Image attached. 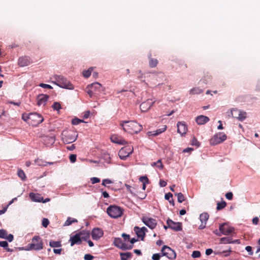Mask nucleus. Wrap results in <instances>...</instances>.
Listing matches in <instances>:
<instances>
[{
    "instance_id": "nucleus-1",
    "label": "nucleus",
    "mask_w": 260,
    "mask_h": 260,
    "mask_svg": "<svg viewBox=\"0 0 260 260\" xmlns=\"http://www.w3.org/2000/svg\"><path fill=\"white\" fill-rule=\"evenodd\" d=\"M120 125L123 131L131 134H137L142 128V125L135 121H122Z\"/></svg>"
},
{
    "instance_id": "nucleus-2",
    "label": "nucleus",
    "mask_w": 260,
    "mask_h": 260,
    "mask_svg": "<svg viewBox=\"0 0 260 260\" xmlns=\"http://www.w3.org/2000/svg\"><path fill=\"white\" fill-rule=\"evenodd\" d=\"M123 209L116 205H111L107 209V213L109 216L113 218L120 217L123 213Z\"/></svg>"
},
{
    "instance_id": "nucleus-3",
    "label": "nucleus",
    "mask_w": 260,
    "mask_h": 260,
    "mask_svg": "<svg viewBox=\"0 0 260 260\" xmlns=\"http://www.w3.org/2000/svg\"><path fill=\"white\" fill-rule=\"evenodd\" d=\"M227 138L226 135L222 132L215 134L210 140L211 145H216L224 141Z\"/></svg>"
},
{
    "instance_id": "nucleus-4",
    "label": "nucleus",
    "mask_w": 260,
    "mask_h": 260,
    "mask_svg": "<svg viewBox=\"0 0 260 260\" xmlns=\"http://www.w3.org/2000/svg\"><path fill=\"white\" fill-rule=\"evenodd\" d=\"M58 86L64 89L72 90L74 89L73 85L66 78L61 75H57Z\"/></svg>"
},
{
    "instance_id": "nucleus-5",
    "label": "nucleus",
    "mask_w": 260,
    "mask_h": 260,
    "mask_svg": "<svg viewBox=\"0 0 260 260\" xmlns=\"http://www.w3.org/2000/svg\"><path fill=\"white\" fill-rule=\"evenodd\" d=\"M161 256H166L168 258L173 259L176 258V255L175 251L169 246L164 245L161 250Z\"/></svg>"
},
{
    "instance_id": "nucleus-6",
    "label": "nucleus",
    "mask_w": 260,
    "mask_h": 260,
    "mask_svg": "<svg viewBox=\"0 0 260 260\" xmlns=\"http://www.w3.org/2000/svg\"><path fill=\"white\" fill-rule=\"evenodd\" d=\"M133 148L131 146H127L121 148L119 152L118 155L121 159L125 160L129 155L132 153Z\"/></svg>"
},
{
    "instance_id": "nucleus-7",
    "label": "nucleus",
    "mask_w": 260,
    "mask_h": 260,
    "mask_svg": "<svg viewBox=\"0 0 260 260\" xmlns=\"http://www.w3.org/2000/svg\"><path fill=\"white\" fill-rule=\"evenodd\" d=\"M113 243L116 247L122 250L131 249L133 248V245L128 246L126 243L122 242V239L120 238H115Z\"/></svg>"
},
{
    "instance_id": "nucleus-8",
    "label": "nucleus",
    "mask_w": 260,
    "mask_h": 260,
    "mask_svg": "<svg viewBox=\"0 0 260 260\" xmlns=\"http://www.w3.org/2000/svg\"><path fill=\"white\" fill-rule=\"evenodd\" d=\"M29 119L33 121V123H31V124L37 125L42 123L44 119L42 116L37 113H29Z\"/></svg>"
},
{
    "instance_id": "nucleus-9",
    "label": "nucleus",
    "mask_w": 260,
    "mask_h": 260,
    "mask_svg": "<svg viewBox=\"0 0 260 260\" xmlns=\"http://www.w3.org/2000/svg\"><path fill=\"white\" fill-rule=\"evenodd\" d=\"M31 244H34V245L33 246L34 250L38 251L42 249L43 248V242L41 238L38 236H34L32 238Z\"/></svg>"
},
{
    "instance_id": "nucleus-10",
    "label": "nucleus",
    "mask_w": 260,
    "mask_h": 260,
    "mask_svg": "<svg viewBox=\"0 0 260 260\" xmlns=\"http://www.w3.org/2000/svg\"><path fill=\"white\" fill-rule=\"evenodd\" d=\"M142 220L146 226L151 229H154L157 224L156 220L150 217H143Z\"/></svg>"
},
{
    "instance_id": "nucleus-11",
    "label": "nucleus",
    "mask_w": 260,
    "mask_h": 260,
    "mask_svg": "<svg viewBox=\"0 0 260 260\" xmlns=\"http://www.w3.org/2000/svg\"><path fill=\"white\" fill-rule=\"evenodd\" d=\"M167 224L170 229L175 231H180L182 230V224L180 222H176L170 219H168Z\"/></svg>"
},
{
    "instance_id": "nucleus-12",
    "label": "nucleus",
    "mask_w": 260,
    "mask_h": 260,
    "mask_svg": "<svg viewBox=\"0 0 260 260\" xmlns=\"http://www.w3.org/2000/svg\"><path fill=\"white\" fill-rule=\"evenodd\" d=\"M69 241L71 242V246H73L75 244H80L82 243V239L80 237V233H77L75 235L71 236Z\"/></svg>"
},
{
    "instance_id": "nucleus-13",
    "label": "nucleus",
    "mask_w": 260,
    "mask_h": 260,
    "mask_svg": "<svg viewBox=\"0 0 260 260\" xmlns=\"http://www.w3.org/2000/svg\"><path fill=\"white\" fill-rule=\"evenodd\" d=\"M103 235V231L100 228H94L91 232V237L93 240H98Z\"/></svg>"
},
{
    "instance_id": "nucleus-14",
    "label": "nucleus",
    "mask_w": 260,
    "mask_h": 260,
    "mask_svg": "<svg viewBox=\"0 0 260 260\" xmlns=\"http://www.w3.org/2000/svg\"><path fill=\"white\" fill-rule=\"evenodd\" d=\"M154 102L150 99H148L146 102H143L140 106V109L143 112L147 111L152 106Z\"/></svg>"
},
{
    "instance_id": "nucleus-15",
    "label": "nucleus",
    "mask_w": 260,
    "mask_h": 260,
    "mask_svg": "<svg viewBox=\"0 0 260 260\" xmlns=\"http://www.w3.org/2000/svg\"><path fill=\"white\" fill-rule=\"evenodd\" d=\"M177 132L182 136L185 134L187 132V126L184 122L179 121L177 124Z\"/></svg>"
},
{
    "instance_id": "nucleus-16",
    "label": "nucleus",
    "mask_w": 260,
    "mask_h": 260,
    "mask_svg": "<svg viewBox=\"0 0 260 260\" xmlns=\"http://www.w3.org/2000/svg\"><path fill=\"white\" fill-rule=\"evenodd\" d=\"M49 98L47 94H40L37 97V104L39 106H45Z\"/></svg>"
},
{
    "instance_id": "nucleus-17",
    "label": "nucleus",
    "mask_w": 260,
    "mask_h": 260,
    "mask_svg": "<svg viewBox=\"0 0 260 260\" xmlns=\"http://www.w3.org/2000/svg\"><path fill=\"white\" fill-rule=\"evenodd\" d=\"M77 137L78 135H76L75 134H69L67 136H64L62 139L64 142L67 143H71L76 140Z\"/></svg>"
},
{
    "instance_id": "nucleus-18",
    "label": "nucleus",
    "mask_w": 260,
    "mask_h": 260,
    "mask_svg": "<svg viewBox=\"0 0 260 260\" xmlns=\"http://www.w3.org/2000/svg\"><path fill=\"white\" fill-rule=\"evenodd\" d=\"M209 120V117L202 115L197 116L196 118V121L199 125L204 124L208 122Z\"/></svg>"
},
{
    "instance_id": "nucleus-19",
    "label": "nucleus",
    "mask_w": 260,
    "mask_h": 260,
    "mask_svg": "<svg viewBox=\"0 0 260 260\" xmlns=\"http://www.w3.org/2000/svg\"><path fill=\"white\" fill-rule=\"evenodd\" d=\"M29 196L33 202L40 203L43 201V197L40 194L30 192Z\"/></svg>"
},
{
    "instance_id": "nucleus-20",
    "label": "nucleus",
    "mask_w": 260,
    "mask_h": 260,
    "mask_svg": "<svg viewBox=\"0 0 260 260\" xmlns=\"http://www.w3.org/2000/svg\"><path fill=\"white\" fill-rule=\"evenodd\" d=\"M134 231L136 233L137 237L141 238L142 241H143L146 234L138 226H135L134 227Z\"/></svg>"
},
{
    "instance_id": "nucleus-21",
    "label": "nucleus",
    "mask_w": 260,
    "mask_h": 260,
    "mask_svg": "<svg viewBox=\"0 0 260 260\" xmlns=\"http://www.w3.org/2000/svg\"><path fill=\"white\" fill-rule=\"evenodd\" d=\"M29 61L27 57H21L18 59V64L20 67H25L29 64Z\"/></svg>"
},
{
    "instance_id": "nucleus-22",
    "label": "nucleus",
    "mask_w": 260,
    "mask_h": 260,
    "mask_svg": "<svg viewBox=\"0 0 260 260\" xmlns=\"http://www.w3.org/2000/svg\"><path fill=\"white\" fill-rule=\"evenodd\" d=\"M166 128H167V126L164 125L162 128L158 129L154 131L148 132V135L149 136H157L159 134L162 133V132H165L166 129Z\"/></svg>"
},
{
    "instance_id": "nucleus-23",
    "label": "nucleus",
    "mask_w": 260,
    "mask_h": 260,
    "mask_svg": "<svg viewBox=\"0 0 260 260\" xmlns=\"http://www.w3.org/2000/svg\"><path fill=\"white\" fill-rule=\"evenodd\" d=\"M102 85L100 83L98 82L93 83L90 85H88L87 87V88H91L94 91H100L102 89Z\"/></svg>"
},
{
    "instance_id": "nucleus-24",
    "label": "nucleus",
    "mask_w": 260,
    "mask_h": 260,
    "mask_svg": "<svg viewBox=\"0 0 260 260\" xmlns=\"http://www.w3.org/2000/svg\"><path fill=\"white\" fill-rule=\"evenodd\" d=\"M121 260H127L129 258L132 257L133 254L129 252L120 253Z\"/></svg>"
},
{
    "instance_id": "nucleus-25",
    "label": "nucleus",
    "mask_w": 260,
    "mask_h": 260,
    "mask_svg": "<svg viewBox=\"0 0 260 260\" xmlns=\"http://www.w3.org/2000/svg\"><path fill=\"white\" fill-rule=\"evenodd\" d=\"M111 141L115 143L119 144H125L126 143V142L124 140H120L118 137L115 136H112L111 138Z\"/></svg>"
},
{
    "instance_id": "nucleus-26",
    "label": "nucleus",
    "mask_w": 260,
    "mask_h": 260,
    "mask_svg": "<svg viewBox=\"0 0 260 260\" xmlns=\"http://www.w3.org/2000/svg\"><path fill=\"white\" fill-rule=\"evenodd\" d=\"M209 217V215L207 213H203L200 215V219L201 223H206L207 221L208 220Z\"/></svg>"
},
{
    "instance_id": "nucleus-27",
    "label": "nucleus",
    "mask_w": 260,
    "mask_h": 260,
    "mask_svg": "<svg viewBox=\"0 0 260 260\" xmlns=\"http://www.w3.org/2000/svg\"><path fill=\"white\" fill-rule=\"evenodd\" d=\"M203 89L199 87H194L189 90V94H199L202 93Z\"/></svg>"
},
{
    "instance_id": "nucleus-28",
    "label": "nucleus",
    "mask_w": 260,
    "mask_h": 260,
    "mask_svg": "<svg viewBox=\"0 0 260 260\" xmlns=\"http://www.w3.org/2000/svg\"><path fill=\"white\" fill-rule=\"evenodd\" d=\"M78 220L75 219L70 217H69L66 222H64L63 226H69L73 223L77 222Z\"/></svg>"
},
{
    "instance_id": "nucleus-29",
    "label": "nucleus",
    "mask_w": 260,
    "mask_h": 260,
    "mask_svg": "<svg viewBox=\"0 0 260 260\" xmlns=\"http://www.w3.org/2000/svg\"><path fill=\"white\" fill-rule=\"evenodd\" d=\"M238 112V116L237 117V119L240 121H243L246 117V113L241 111Z\"/></svg>"
},
{
    "instance_id": "nucleus-30",
    "label": "nucleus",
    "mask_w": 260,
    "mask_h": 260,
    "mask_svg": "<svg viewBox=\"0 0 260 260\" xmlns=\"http://www.w3.org/2000/svg\"><path fill=\"white\" fill-rule=\"evenodd\" d=\"M232 240L230 237H222L220 239V244H232Z\"/></svg>"
},
{
    "instance_id": "nucleus-31",
    "label": "nucleus",
    "mask_w": 260,
    "mask_h": 260,
    "mask_svg": "<svg viewBox=\"0 0 260 260\" xmlns=\"http://www.w3.org/2000/svg\"><path fill=\"white\" fill-rule=\"evenodd\" d=\"M234 231V228L232 226H228L225 228L224 231L223 232V235H228L231 233L233 232Z\"/></svg>"
},
{
    "instance_id": "nucleus-32",
    "label": "nucleus",
    "mask_w": 260,
    "mask_h": 260,
    "mask_svg": "<svg viewBox=\"0 0 260 260\" xmlns=\"http://www.w3.org/2000/svg\"><path fill=\"white\" fill-rule=\"evenodd\" d=\"M93 69V68L91 67L87 70H84L83 71L82 74L85 78H88L91 74V72Z\"/></svg>"
},
{
    "instance_id": "nucleus-33",
    "label": "nucleus",
    "mask_w": 260,
    "mask_h": 260,
    "mask_svg": "<svg viewBox=\"0 0 260 260\" xmlns=\"http://www.w3.org/2000/svg\"><path fill=\"white\" fill-rule=\"evenodd\" d=\"M155 78L157 81L160 82L165 78V76L164 73L159 72L155 75Z\"/></svg>"
},
{
    "instance_id": "nucleus-34",
    "label": "nucleus",
    "mask_w": 260,
    "mask_h": 260,
    "mask_svg": "<svg viewBox=\"0 0 260 260\" xmlns=\"http://www.w3.org/2000/svg\"><path fill=\"white\" fill-rule=\"evenodd\" d=\"M158 63V60L156 59L150 58L149 61V65L150 68L155 67Z\"/></svg>"
},
{
    "instance_id": "nucleus-35",
    "label": "nucleus",
    "mask_w": 260,
    "mask_h": 260,
    "mask_svg": "<svg viewBox=\"0 0 260 260\" xmlns=\"http://www.w3.org/2000/svg\"><path fill=\"white\" fill-rule=\"evenodd\" d=\"M49 245L51 247H61V244L59 241H50Z\"/></svg>"
},
{
    "instance_id": "nucleus-36",
    "label": "nucleus",
    "mask_w": 260,
    "mask_h": 260,
    "mask_svg": "<svg viewBox=\"0 0 260 260\" xmlns=\"http://www.w3.org/2000/svg\"><path fill=\"white\" fill-rule=\"evenodd\" d=\"M175 195L177 197V200L179 203H182L185 200L184 195L181 193H176Z\"/></svg>"
},
{
    "instance_id": "nucleus-37",
    "label": "nucleus",
    "mask_w": 260,
    "mask_h": 260,
    "mask_svg": "<svg viewBox=\"0 0 260 260\" xmlns=\"http://www.w3.org/2000/svg\"><path fill=\"white\" fill-rule=\"evenodd\" d=\"M226 205V204L224 201L219 202L217 203L216 209L217 210H221L225 207Z\"/></svg>"
},
{
    "instance_id": "nucleus-38",
    "label": "nucleus",
    "mask_w": 260,
    "mask_h": 260,
    "mask_svg": "<svg viewBox=\"0 0 260 260\" xmlns=\"http://www.w3.org/2000/svg\"><path fill=\"white\" fill-rule=\"evenodd\" d=\"M37 163L38 164V165L42 166H46L47 165H52L53 164V162H52L43 161L42 160H38L37 161Z\"/></svg>"
},
{
    "instance_id": "nucleus-39",
    "label": "nucleus",
    "mask_w": 260,
    "mask_h": 260,
    "mask_svg": "<svg viewBox=\"0 0 260 260\" xmlns=\"http://www.w3.org/2000/svg\"><path fill=\"white\" fill-rule=\"evenodd\" d=\"M18 176L22 180H25L26 178L25 174L23 171L22 170H19L17 173Z\"/></svg>"
},
{
    "instance_id": "nucleus-40",
    "label": "nucleus",
    "mask_w": 260,
    "mask_h": 260,
    "mask_svg": "<svg viewBox=\"0 0 260 260\" xmlns=\"http://www.w3.org/2000/svg\"><path fill=\"white\" fill-rule=\"evenodd\" d=\"M84 121L83 120H81L78 118H75L72 119V123L73 125H77L80 123L81 122H83Z\"/></svg>"
},
{
    "instance_id": "nucleus-41",
    "label": "nucleus",
    "mask_w": 260,
    "mask_h": 260,
    "mask_svg": "<svg viewBox=\"0 0 260 260\" xmlns=\"http://www.w3.org/2000/svg\"><path fill=\"white\" fill-rule=\"evenodd\" d=\"M103 157L107 163L110 162V155L107 153H104L103 154Z\"/></svg>"
},
{
    "instance_id": "nucleus-42",
    "label": "nucleus",
    "mask_w": 260,
    "mask_h": 260,
    "mask_svg": "<svg viewBox=\"0 0 260 260\" xmlns=\"http://www.w3.org/2000/svg\"><path fill=\"white\" fill-rule=\"evenodd\" d=\"M52 107L53 108V109L54 110H57V111L59 110L61 108L60 105L58 102H54L53 103V105L52 106Z\"/></svg>"
},
{
    "instance_id": "nucleus-43",
    "label": "nucleus",
    "mask_w": 260,
    "mask_h": 260,
    "mask_svg": "<svg viewBox=\"0 0 260 260\" xmlns=\"http://www.w3.org/2000/svg\"><path fill=\"white\" fill-rule=\"evenodd\" d=\"M6 235H7V232L5 230H0V238L5 239V238H6Z\"/></svg>"
},
{
    "instance_id": "nucleus-44",
    "label": "nucleus",
    "mask_w": 260,
    "mask_h": 260,
    "mask_svg": "<svg viewBox=\"0 0 260 260\" xmlns=\"http://www.w3.org/2000/svg\"><path fill=\"white\" fill-rule=\"evenodd\" d=\"M49 224V221L47 218H44L42 221V224L44 228H47Z\"/></svg>"
},
{
    "instance_id": "nucleus-45",
    "label": "nucleus",
    "mask_w": 260,
    "mask_h": 260,
    "mask_svg": "<svg viewBox=\"0 0 260 260\" xmlns=\"http://www.w3.org/2000/svg\"><path fill=\"white\" fill-rule=\"evenodd\" d=\"M191 256L193 258H198L200 257L201 252L199 251H193L192 253Z\"/></svg>"
},
{
    "instance_id": "nucleus-46",
    "label": "nucleus",
    "mask_w": 260,
    "mask_h": 260,
    "mask_svg": "<svg viewBox=\"0 0 260 260\" xmlns=\"http://www.w3.org/2000/svg\"><path fill=\"white\" fill-rule=\"evenodd\" d=\"M112 181L109 179H105L102 181V185L103 186H106L107 184H111Z\"/></svg>"
},
{
    "instance_id": "nucleus-47",
    "label": "nucleus",
    "mask_w": 260,
    "mask_h": 260,
    "mask_svg": "<svg viewBox=\"0 0 260 260\" xmlns=\"http://www.w3.org/2000/svg\"><path fill=\"white\" fill-rule=\"evenodd\" d=\"M226 225H227V223L225 222L221 223L219 225V230L220 231V232L222 234H223V232L224 231V230Z\"/></svg>"
},
{
    "instance_id": "nucleus-48",
    "label": "nucleus",
    "mask_w": 260,
    "mask_h": 260,
    "mask_svg": "<svg viewBox=\"0 0 260 260\" xmlns=\"http://www.w3.org/2000/svg\"><path fill=\"white\" fill-rule=\"evenodd\" d=\"M90 181L92 184H94L100 182V179L97 177H92L90 178Z\"/></svg>"
},
{
    "instance_id": "nucleus-49",
    "label": "nucleus",
    "mask_w": 260,
    "mask_h": 260,
    "mask_svg": "<svg viewBox=\"0 0 260 260\" xmlns=\"http://www.w3.org/2000/svg\"><path fill=\"white\" fill-rule=\"evenodd\" d=\"M125 185L127 190L129 191L131 194H135L134 188L133 187L128 184H125Z\"/></svg>"
},
{
    "instance_id": "nucleus-50",
    "label": "nucleus",
    "mask_w": 260,
    "mask_h": 260,
    "mask_svg": "<svg viewBox=\"0 0 260 260\" xmlns=\"http://www.w3.org/2000/svg\"><path fill=\"white\" fill-rule=\"evenodd\" d=\"M34 246V244L30 243V244H28L25 247V248H24V250H26V251L34 250V248H33Z\"/></svg>"
},
{
    "instance_id": "nucleus-51",
    "label": "nucleus",
    "mask_w": 260,
    "mask_h": 260,
    "mask_svg": "<svg viewBox=\"0 0 260 260\" xmlns=\"http://www.w3.org/2000/svg\"><path fill=\"white\" fill-rule=\"evenodd\" d=\"M5 239L7 240L9 242H12L14 239V236L12 234L6 235V238Z\"/></svg>"
},
{
    "instance_id": "nucleus-52",
    "label": "nucleus",
    "mask_w": 260,
    "mask_h": 260,
    "mask_svg": "<svg viewBox=\"0 0 260 260\" xmlns=\"http://www.w3.org/2000/svg\"><path fill=\"white\" fill-rule=\"evenodd\" d=\"M77 156L76 154H71L70 155L69 158L71 162L74 163L76 160Z\"/></svg>"
},
{
    "instance_id": "nucleus-53",
    "label": "nucleus",
    "mask_w": 260,
    "mask_h": 260,
    "mask_svg": "<svg viewBox=\"0 0 260 260\" xmlns=\"http://www.w3.org/2000/svg\"><path fill=\"white\" fill-rule=\"evenodd\" d=\"M0 246L3 247L4 249L8 247V243L6 241H0Z\"/></svg>"
},
{
    "instance_id": "nucleus-54",
    "label": "nucleus",
    "mask_w": 260,
    "mask_h": 260,
    "mask_svg": "<svg viewBox=\"0 0 260 260\" xmlns=\"http://www.w3.org/2000/svg\"><path fill=\"white\" fill-rule=\"evenodd\" d=\"M84 258L85 260H92L94 257L90 254H86L84 255Z\"/></svg>"
},
{
    "instance_id": "nucleus-55",
    "label": "nucleus",
    "mask_w": 260,
    "mask_h": 260,
    "mask_svg": "<svg viewBox=\"0 0 260 260\" xmlns=\"http://www.w3.org/2000/svg\"><path fill=\"white\" fill-rule=\"evenodd\" d=\"M22 119L25 121H27L28 120H30L29 119V114H23L22 116Z\"/></svg>"
},
{
    "instance_id": "nucleus-56",
    "label": "nucleus",
    "mask_w": 260,
    "mask_h": 260,
    "mask_svg": "<svg viewBox=\"0 0 260 260\" xmlns=\"http://www.w3.org/2000/svg\"><path fill=\"white\" fill-rule=\"evenodd\" d=\"M255 90L257 91L260 92V79H258L256 81Z\"/></svg>"
},
{
    "instance_id": "nucleus-57",
    "label": "nucleus",
    "mask_w": 260,
    "mask_h": 260,
    "mask_svg": "<svg viewBox=\"0 0 260 260\" xmlns=\"http://www.w3.org/2000/svg\"><path fill=\"white\" fill-rule=\"evenodd\" d=\"M40 86L44 88L52 89V87L51 85L44 83H41Z\"/></svg>"
},
{
    "instance_id": "nucleus-58",
    "label": "nucleus",
    "mask_w": 260,
    "mask_h": 260,
    "mask_svg": "<svg viewBox=\"0 0 260 260\" xmlns=\"http://www.w3.org/2000/svg\"><path fill=\"white\" fill-rule=\"evenodd\" d=\"M139 180H140V181H141L143 183V182H146V183H148L149 182V180H148V178L146 176H141Z\"/></svg>"
},
{
    "instance_id": "nucleus-59",
    "label": "nucleus",
    "mask_w": 260,
    "mask_h": 260,
    "mask_svg": "<svg viewBox=\"0 0 260 260\" xmlns=\"http://www.w3.org/2000/svg\"><path fill=\"white\" fill-rule=\"evenodd\" d=\"M245 250L248 252V253L250 255H252L253 254V251L252 250V247L250 246H247L245 247Z\"/></svg>"
},
{
    "instance_id": "nucleus-60",
    "label": "nucleus",
    "mask_w": 260,
    "mask_h": 260,
    "mask_svg": "<svg viewBox=\"0 0 260 260\" xmlns=\"http://www.w3.org/2000/svg\"><path fill=\"white\" fill-rule=\"evenodd\" d=\"M160 255L159 253H155L153 254L152 256V258L153 260H159L160 257Z\"/></svg>"
},
{
    "instance_id": "nucleus-61",
    "label": "nucleus",
    "mask_w": 260,
    "mask_h": 260,
    "mask_svg": "<svg viewBox=\"0 0 260 260\" xmlns=\"http://www.w3.org/2000/svg\"><path fill=\"white\" fill-rule=\"evenodd\" d=\"M157 164L156 165V167L159 169L160 170H162L163 169L164 166L162 164L161 161L160 159H159L157 161Z\"/></svg>"
},
{
    "instance_id": "nucleus-62",
    "label": "nucleus",
    "mask_w": 260,
    "mask_h": 260,
    "mask_svg": "<svg viewBox=\"0 0 260 260\" xmlns=\"http://www.w3.org/2000/svg\"><path fill=\"white\" fill-rule=\"evenodd\" d=\"M231 252V249L230 247L228 250L223 251L221 253L224 255V256H228L230 254Z\"/></svg>"
},
{
    "instance_id": "nucleus-63",
    "label": "nucleus",
    "mask_w": 260,
    "mask_h": 260,
    "mask_svg": "<svg viewBox=\"0 0 260 260\" xmlns=\"http://www.w3.org/2000/svg\"><path fill=\"white\" fill-rule=\"evenodd\" d=\"M233 194L232 192H229L226 193L225 197L227 199L231 200L233 199Z\"/></svg>"
},
{
    "instance_id": "nucleus-64",
    "label": "nucleus",
    "mask_w": 260,
    "mask_h": 260,
    "mask_svg": "<svg viewBox=\"0 0 260 260\" xmlns=\"http://www.w3.org/2000/svg\"><path fill=\"white\" fill-rule=\"evenodd\" d=\"M173 197V194L171 192L167 193L165 196V198L166 200H169L170 198Z\"/></svg>"
}]
</instances>
